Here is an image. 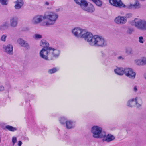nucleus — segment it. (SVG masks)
<instances>
[{
	"label": "nucleus",
	"instance_id": "nucleus-1",
	"mask_svg": "<svg viewBox=\"0 0 146 146\" xmlns=\"http://www.w3.org/2000/svg\"><path fill=\"white\" fill-rule=\"evenodd\" d=\"M60 51L57 49H42L39 52V56L42 58L47 61L54 60L59 56Z\"/></svg>",
	"mask_w": 146,
	"mask_h": 146
},
{
	"label": "nucleus",
	"instance_id": "nucleus-2",
	"mask_svg": "<svg viewBox=\"0 0 146 146\" xmlns=\"http://www.w3.org/2000/svg\"><path fill=\"white\" fill-rule=\"evenodd\" d=\"M45 19L46 20L43 21L42 25L44 26H50L55 25L58 18V15L53 11H48L44 14Z\"/></svg>",
	"mask_w": 146,
	"mask_h": 146
},
{
	"label": "nucleus",
	"instance_id": "nucleus-3",
	"mask_svg": "<svg viewBox=\"0 0 146 146\" xmlns=\"http://www.w3.org/2000/svg\"><path fill=\"white\" fill-rule=\"evenodd\" d=\"M130 24L138 30L146 31V20L144 19L135 18L130 22Z\"/></svg>",
	"mask_w": 146,
	"mask_h": 146
},
{
	"label": "nucleus",
	"instance_id": "nucleus-4",
	"mask_svg": "<svg viewBox=\"0 0 146 146\" xmlns=\"http://www.w3.org/2000/svg\"><path fill=\"white\" fill-rule=\"evenodd\" d=\"M93 41L91 46L103 47L107 45V42L102 37L98 35L94 36Z\"/></svg>",
	"mask_w": 146,
	"mask_h": 146
},
{
	"label": "nucleus",
	"instance_id": "nucleus-5",
	"mask_svg": "<svg viewBox=\"0 0 146 146\" xmlns=\"http://www.w3.org/2000/svg\"><path fill=\"white\" fill-rule=\"evenodd\" d=\"M91 133L94 138H102L104 135V131H102L101 127L98 126H94L91 128Z\"/></svg>",
	"mask_w": 146,
	"mask_h": 146
},
{
	"label": "nucleus",
	"instance_id": "nucleus-6",
	"mask_svg": "<svg viewBox=\"0 0 146 146\" xmlns=\"http://www.w3.org/2000/svg\"><path fill=\"white\" fill-rule=\"evenodd\" d=\"M137 98H136L135 99L133 98L131 100H129L127 102V106L132 107L136 105L137 107L141 106L142 103V100L141 98H139L137 101Z\"/></svg>",
	"mask_w": 146,
	"mask_h": 146
},
{
	"label": "nucleus",
	"instance_id": "nucleus-7",
	"mask_svg": "<svg viewBox=\"0 0 146 146\" xmlns=\"http://www.w3.org/2000/svg\"><path fill=\"white\" fill-rule=\"evenodd\" d=\"M94 36L90 32H86L85 31L82 38H84V40L88 42L89 44L91 46L92 43L93 41Z\"/></svg>",
	"mask_w": 146,
	"mask_h": 146
},
{
	"label": "nucleus",
	"instance_id": "nucleus-8",
	"mask_svg": "<svg viewBox=\"0 0 146 146\" xmlns=\"http://www.w3.org/2000/svg\"><path fill=\"white\" fill-rule=\"evenodd\" d=\"M124 71V74L126 76L132 79L135 78L136 73L132 68H125Z\"/></svg>",
	"mask_w": 146,
	"mask_h": 146
},
{
	"label": "nucleus",
	"instance_id": "nucleus-9",
	"mask_svg": "<svg viewBox=\"0 0 146 146\" xmlns=\"http://www.w3.org/2000/svg\"><path fill=\"white\" fill-rule=\"evenodd\" d=\"M44 19H45L44 14L43 15H37L33 18L31 22L33 25H37L42 22Z\"/></svg>",
	"mask_w": 146,
	"mask_h": 146
},
{
	"label": "nucleus",
	"instance_id": "nucleus-10",
	"mask_svg": "<svg viewBox=\"0 0 146 146\" xmlns=\"http://www.w3.org/2000/svg\"><path fill=\"white\" fill-rule=\"evenodd\" d=\"M85 30L80 28L76 27L74 28L72 31L73 34L76 37L82 38Z\"/></svg>",
	"mask_w": 146,
	"mask_h": 146
},
{
	"label": "nucleus",
	"instance_id": "nucleus-11",
	"mask_svg": "<svg viewBox=\"0 0 146 146\" xmlns=\"http://www.w3.org/2000/svg\"><path fill=\"white\" fill-rule=\"evenodd\" d=\"M81 8L83 10L91 13L93 12L95 10L93 5L90 3L88 4L87 2L84 5H82Z\"/></svg>",
	"mask_w": 146,
	"mask_h": 146
},
{
	"label": "nucleus",
	"instance_id": "nucleus-12",
	"mask_svg": "<svg viewBox=\"0 0 146 146\" xmlns=\"http://www.w3.org/2000/svg\"><path fill=\"white\" fill-rule=\"evenodd\" d=\"M141 5L137 0H136L133 3L130 4L125 6L126 8L131 10L138 9L141 7Z\"/></svg>",
	"mask_w": 146,
	"mask_h": 146
},
{
	"label": "nucleus",
	"instance_id": "nucleus-13",
	"mask_svg": "<svg viewBox=\"0 0 146 146\" xmlns=\"http://www.w3.org/2000/svg\"><path fill=\"white\" fill-rule=\"evenodd\" d=\"M127 19L124 17V16H118L115 18L114 19V22L116 24L119 25H123L125 24L127 22Z\"/></svg>",
	"mask_w": 146,
	"mask_h": 146
},
{
	"label": "nucleus",
	"instance_id": "nucleus-14",
	"mask_svg": "<svg viewBox=\"0 0 146 146\" xmlns=\"http://www.w3.org/2000/svg\"><path fill=\"white\" fill-rule=\"evenodd\" d=\"M3 48L4 52L7 54L10 55L13 54V47L12 45L9 44L6 45H4Z\"/></svg>",
	"mask_w": 146,
	"mask_h": 146
},
{
	"label": "nucleus",
	"instance_id": "nucleus-15",
	"mask_svg": "<svg viewBox=\"0 0 146 146\" xmlns=\"http://www.w3.org/2000/svg\"><path fill=\"white\" fill-rule=\"evenodd\" d=\"M110 3L112 5L119 7H125V5L123 4L121 0H109Z\"/></svg>",
	"mask_w": 146,
	"mask_h": 146
},
{
	"label": "nucleus",
	"instance_id": "nucleus-16",
	"mask_svg": "<svg viewBox=\"0 0 146 146\" xmlns=\"http://www.w3.org/2000/svg\"><path fill=\"white\" fill-rule=\"evenodd\" d=\"M104 135L102 138L103 141L109 142L115 139V137L113 135L110 134L106 135L105 132Z\"/></svg>",
	"mask_w": 146,
	"mask_h": 146
},
{
	"label": "nucleus",
	"instance_id": "nucleus-17",
	"mask_svg": "<svg viewBox=\"0 0 146 146\" xmlns=\"http://www.w3.org/2000/svg\"><path fill=\"white\" fill-rule=\"evenodd\" d=\"M134 63L138 66H143L146 65V58L141 57L140 59H135L134 60Z\"/></svg>",
	"mask_w": 146,
	"mask_h": 146
},
{
	"label": "nucleus",
	"instance_id": "nucleus-18",
	"mask_svg": "<svg viewBox=\"0 0 146 146\" xmlns=\"http://www.w3.org/2000/svg\"><path fill=\"white\" fill-rule=\"evenodd\" d=\"M18 24V18L16 17H11L9 20V25L11 27H17Z\"/></svg>",
	"mask_w": 146,
	"mask_h": 146
},
{
	"label": "nucleus",
	"instance_id": "nucleus-19",
	"mask_svg": "<svg viewBox=\"0 0 146 146\" xmlns=\"http://www.w3.org/2000/svg\"><path fill=\"white\" fill-rule=\"evenodd\" d=\"M40 46L42 47V49H55L54 48L49 47V43L46 41L42 40L40 42Z\"/></svg>",
	"mask_w": 146,
	"mask_h": 146
},
{
	"label": "nucleus",
	"instance_id": "nucleus-20",
	"mask_svg": "<svg viewBox=\"0 0 146 146\" xmlns=\"http://www.w3.org/2000/svg\"><path fill=\"white\" fill-rule=\"evenodd\" d=\"M65 124L66 128L68 129H73L75 126V122L70 120L66 121Z\"/></svg>",
	"mask_w": 146,
	"mask_h": 146
},
{
	"label": "nucleus",
	"instance_id": "nucleus-21",
	"mask_svg": "<svg viewBox=\"0 0 146 146\" xmlns=\"http://www.w3.org/2000/svg\"><path fill=\"white\" fill-rule=\"evenodd\" d=\"M125 68L117 67L114 70L115 73L117 75L122 76L124 74Z\"/></svg>",
	"mask_w": 146,
	"mask_h": 146
},
{
	"label": "nucleus",
	"instance_id": "nucleus-22",
	"mask_svg": "<svg viewBox=\"0 0 146 146\" xmlns=\"http://www.w3.org/2000/svg\"><path fill=\"white\" fill-rule=\"evenodd\" d=\"M15 5L14 7L16 9H19L21 8L23 5L24 3L22 0H17L15 2Z\"/></svg>",
	"mask_w": 146,
	"mask_h": 146
},
{
	"label": "nucleus",
	"instance_id": "nucleus-23",
	"mask_svg": "<svg viewBox=\"0 0 146 146\" xmlns=\"http://www.w3.org/2000/svg\"><path fill=\"white\" fill-rule=\"evenodd\" d=\"M125 52L128 55H132L134 53L133 48L131 47L126 48L125 49Z\"/></svg>",
	"mask_w": 146,
	"mask_h": 146
},
{
	"label": "nucleus",
	"instance_id": "nucleus-24",
	"mask_svg": "<svg viewBox=\"0 0 146 146\" xmlns=\"http://www.w3.org/2000/svg\"><path fill=\"white\" fill-rule=\"evenodd\" d=\"M20 46L25 48L27 50H29L30 48L28 43L25 40H24L23 42Z\"/></svg>",
	"mask_w": 146,
	"mask_h": 146
},
{
	"label": "nucleus",
	"instance_id": "nucleus-25",
	"mask_svg": "<svg viewBox=\"0 0 146 146\" xmlns=\"http://www.w3.org/2000/svg\"><path fill=\"white\" fill-rule=\"evenodd\" d=\"M20 46L25 48L27 50H29L30 48L28 43L25 40H24L23 42Z\"/></svg>",
	"mask_w": 146,
	"mask_h": 146
},
{
	"label": "nucleus",
	"instance_id": "nucleus-26",
	"mask_svg": "<svg viewBox=\"0 0 146 146\" xmlns=\"http://www.w3.org/2000/svg\"><path fill=\"white\" fill-rule=\"evenodd\" d=\"M74 1L77 4L80 5L81 8L82 7V5H84L87 2L86 0H74Z\"/></svg>",
	"mask_w": 146,
	"mask_h": 146
},
{
	"label": "nucleus",
	"instance_id": "nucleus-27",
	"mask_svg": "<svg viewBox=\"0 0 146 146\" xmlns=\"http://www.w3.org/2000/svg\"><path fill=\"white\" fill-rule=\"evenodd\" d=\"M5 128L8 130L11 131H15L17 130V129L15 127H14L12 126L9 125L5 126Z\"/></svg>",
	"mask_w": 146,
	"mask_h": 146
},
{
	"label": "nucleus",
	"instance_id": "nucleus-28",
	"mask_svg": "<svg viewBox=\"0 0 146 146\" xmlns=\"http://www.w3.org/2000/svg\"><path fill=\"white\" fill-rule=\"evenodd\" d=\"M92 1L98 6L101 7L102 5V3L100 0H92Z\"/></svg>",
	"mask_w": 146,
	"mask_h": 146
},
{
	"label": "nucleus",
	"instance_id": "nucleus-29",
	"mask_svg": "<svg viewBox=\"0 0 146 146\" xmlns=\"http://www.w3.org/2000/svg\"><path fill=\"white\" fill-rule=\"evenodd\" d=\"M67 120L66 118L64 117H60L59 119L60 122L62 124H65Z\"/></svg>",
	"mask_w": 146,
	"mask_h": 146
},
{
	"label": "nucleus",
	"instance_id": "nucleus-30",
	"mask_svg": "<svg viewBox=\"0 0 146 146\" xmlns=\"http://www.w3.org/2000/svg\"><path fill=\"white\" fill-rule=\"evenodd\" d=\"M33 38L35 39H40L42 38V35L38 34H35L34 35Z\"/></svg>",
	"mask_w": 146,
	"mask_h": 146
},
{
	"label": "nucleus",
	"instance_id": "nucleus-31",
	"mask_svg": "<svg viewBox=\"0 0 146 146\" xmlns=\"http://www.w3.org/2000/svg\"><path fill=\"white\" fill-rule=\"evenodd\" d=\"M58 70L56 68H53L52 69H50L49 70L48 72L49 73L52 74L56 72Z\"/></svg>",
	"mask_w": 146,
	"mask_h": 146
},
{
	"label": "nucleus",
	"instance_id": "nucleus-32",
	"mask_svg": "<svg viewBox=\"0 0 146 146\" xmlns=\"http://www.w3.org/2000/svg\"><path fill=\"white\" fill-rule=\"evenodd\" d=\"M7 36L6 34L3 35L1 37L0 40L1 41L5 42L6 41V39Z\"/></svg>",
	"mask_w": 146,
	"mask_h": 146
},
{
	"label": "nucleus",
	"instance_id": "nucleus-33",
	"mask_svg": "<svg viewBox=\"0 0 146 146\" xmlns=\"http://www.w3.org/2000/svg\"><path fill=\"white\" fill-rule=\"evenodd\" d=\"M134 31V29L131 28H128L127 31V33L128 34H131Z\"/></svg>",
	"mask_w": 146,
	"mask_h": 146
},
{
	"label": "nucleus",
	"instance_id": "nucleus-34",
	"mask_svg": "<svg viewBox=\"0 0 146 146\" xmlns=\"http://www.w3.org/2000/svg\"><path fill=\"white\" fill-rule=\"evenodd\" d=\"M133 15L131 13H129L126 14L125 15V16H124V17L126 19H127V18H129L131 17H132Z\"/></svg>",
	"mask_w": 146,
	"mask_h": 146
},
{
	"label": "nucleus",
	"instance_id": "nucleus-35",
	"mask_svg": "<svg viewBox=\"0 0 146 146\" xmlns=\"http://www.w3.org/2000/svg\"><path fill=\"white\" fill-rule=\"evenodd\" d=\"M145 41V39L142 36H140L139 38V42L140 43L143 44Z\"/></svg>",
	"mask_w": 146,
	"mask_h": 146
},
{
	"label": "nucleus",
	"instance_id": "nucleus-36",
	"mask_svg": "<svg viewBox=\"0 0 146 146\" xmlns=\"http://www.w3.org/2000/svg\"><path fill=\"white\" fill-rule=\"evenodd\" d=\"M24 40L21 38H19L17 40V43L21 46V45L22 44Z\"/></svg>",
	"mask_w": 146,
	"mask_h": 146
},
{
	"label": "nucleus",
	"instance_id": "nucleus-37",
	"mask_svg": "<svg viewBox=\"0 0 146 146\" xmlns=\"http://www.w3.org/2000/svg\"><path fill=\"white\" fill-rule=\"evenodd\" d=\"M7 0H0V3L4 5H7Z\"/></svg>",
	"mask_w": 146,
	"mask_h": 146
},
{
	"label": "nucleus",
	"instance_id": "nucleus-38",
	"mask_svg": "<svg viewBox=\"0 0 146 146\" xmlns=\"http://www.w3.org/2000/svg\"><path fill=\"white\" fill-rule=\"evenodd\" d=\"M2 25L6 29L8 28L9 27V24L7 21L4 22Z\"/></svg>",
	"mask_w": 146,
	"mask_h": 146
},
{
	"label": "nucleus",
	"instance_id": "nucleus-39",
	"mask_svg": "<svg viewBox=\"0 0 146 146\" xmlns=\"http://www.w3.org/2000/svg\"><path fill=\"white\" fill-rule=\"evenodd\" d=\"M17 140V138L16 137H13L12 138V142L13 143V145H14L15 143L16 142Z\"/></svg>",
	"mask_w": 146,
	"mask_h": 146
},
{
	"label": "nucleus",
	"instance_id": "nucleus-40",
	"mask_svg": "<svg viewBox=\"0 0 146 146\" xmlns=\"http://www.w3.org/2000/svg\"><path fill=\"white\" fill-rule=\"evenodd\" d=\"M7 29L5 27H4L3 25L2 24V25H0V30L1 31H3Z\"/></svg>",
	"mask_w": 146,
	"mask_h": 146
},
{
	"label": "nucleus",
	"instance_id": "nucleus-41",
	"mask_svg": "<svg viewBox=\"0 0 146 146\" xmlns=\"http://www.w3.org/2000/svg\"><path fill=\"white\" fill-rule=\"evenodd\" d=\"M4 90V88L2 85H0V92L3 91Z\"/></svg>",
	"mask_w": 146,
	"mask_h": 146
},
{
	"label": "nucleus",
	"instance_id": "nucleus-42",
	"mask_svg": "<svg viewBox=\"0 0 146 146\" xmlns=\"http://www.w3.org/2000/svg\"><path fill=\"white\" fill-rule=\"evenodd\" d=\"M60 9V7H57L55 9V11L56 12H59Z\"/></svg>",
	"mask_w": 146,
	"mask_h": 146
},
{
	"label": "nucleus",
	"instance_id": "nucleus-43",
	"mask_svg": "<svg viewBox=\"0 0 146 146\" xmlns=\"http://www.w3.org/2000/svg\"><path fill=\"white\" fill-rule=\"evenodd\" d=\"M22 144V142L21 141H19L18 142V146H21Z\"/></svg>",
	"mask_w": 146,
	"mask_h": 146
},
{
	"label": "nucleus",
	"instance_id": "nucleus-44",
	"mask_svg": "<svg viewBox=\"0 0 146 146\" xmlns=\"http://www.w3.org/2000/svg\"><path fill=\"white\" fill-rule=\"evenodd\" d=\"M44 4L48 6L49 5V3L48 1H46L44 2Z\"/></svg>",
	"mask_w": 146,
	"mask_h": 146
},
{
	"label": "nucleus",
	"instance_id": "nucleus-45",
	"mask_svg": "<svg viewBox=\"0 0 146 146\" xmlns=\"http://www.w3.org/2000/svg\"><path fill=\"white\" fill-rule=\"evenodd\" d=\"M137 90L136 86H135L133 88V90L135 92H136Z\"/></svg>",
	"mask_w": 146,
	"mask_h": 146
},
{
	"label": "nucleus",
	"instance_id": "nucleus-46",
	"mask_svg": "<svg viewBox=\"0 0 146 146\" xmlns=\"http://www.w3.org/2000/svg\"><path fill=\"white\" fill-rule=\"evenodd\" d=\"M118 59H123V57L121 56H119L118 57Z\"/></svg>",
	"mask_w": 146,
	"mask_h": 146
},
{
	"label": "nucleus",
	"instance_id": "nucleus-47",
	"mask_svg": "<svg viewBox=\"0 0 146 146\" xmlns=\"http://www.w3.org/2000/svg\"><path fill=\"white\" fill-rule=\"evenodd\" d=\"M101 53L102 54V56H104L105 55V54L103 53L102 52H101Z\"/></svg>",
	"mask_w": 146,
	"mask_h": 146
},
{
	"label": "nucleus",
	"instance_id": "nucleus-48",
	"mask_svg": "<svg viewBox=\"0 0 146 146\" xmlns=\"http://www.w3.org/2000/svg\"><path fill=\"white\" fill-rule=\"evenodd\" d=\"M144 77L145 78L146 80V73L144 75Z\"/></svg>",
	"mask_w": 146,
	"mask_h": 146
}]
</instances>
